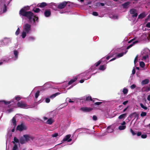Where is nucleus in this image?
Wrapping results in <instances>:
<instances>
[{
    "mask_svg": "<svg viewBox=\"0 0 150 150\" xmlns=\"http://www.w3.org/2000/svg\"><path fill=\"white\" fill-rule=\"evenodd\" d=\"M146 16V15L145 14V12L142 13H141L138 16V19H140V18L142 19V18H144V17H145Z\"/></svg>",
    "mask_w": 150,
    "mask_h": 150,
    "instance_id": "19",
    "label": "nucleus"
},
{
    "mask_svg": "<svg viewBox=\"0 0 150 150\" xmlns=\"http://www.w3.org/2000/svg\"><path fill=\"white\" fill-rule=\"evenodd\" d=\"M138 42V40H136L135 41H134L132 43L131 45H129L127 47V49L128 50L131 47H132L134 44H135L136 43H137Z\"/></svg>",
    "mask_w": 150,
    "mask_h": 150,
    "instance_id": "20",
    "label": "nucleus"
},
{
    "mask_svg": "<svg viewBox=\"0 0 150 150\" xmlns=\"http://www.w3.org/2000/svg\"><path fill=\"white\" fill-rule=\"evenodd\" d=\"M15 142L19 143V140L16 137H14V141H12V143L15 144Z\"/></svg>",
    "mask_w": 150,
    "mask_h": 150,
    "instance_id": "26",
    "label": "nucleus"
},
{
    "mask_svg": "<svg viewBox=\"0 0 150 150\" xmlns=\"http://www.w3.org/2000/svg\"><path fill=\"white\" fill-rule=\"evenodd\" d=\"M124 54V53L123 52H121L120 53H119L117 55V56L118 57H120L122 56Z\"/></svg>",
    "mask_w": 150,
    "mask_h": 150,
    "instance_id": "44",
    "label": "nucleus"
},
{
    "mask_svg": "<svg viewBox=\"0 0 150 150\" xmlns=\"http://www.w3.org/2000/svg\"><path fill=\"white\" fill-rule=\"evenodd\" d=\"M33 11L35 13H38L40 12V10L39 8H36L35 10H33Z\"/></svg>",
    "mask_w": 150,
    "mask_h": 150,
    "instance_id": "43",
    "label": "nucleus"
},
{
    "mask_svg": "<svg viewBox=\"0 0 150 150\" xmlns=\"http://www.w3.org/2000/svg\"><path fill=\"white\" fill-rule=\"evenodd\" d=\"M12 122L13 123V125L15 127L16 125V120L15 117H13L12 119Z\"/></svg>",
    "mask_w": 150,
    "mask_h": 150,
    "instance_id": "23",
    "label": "nucleus"
},
{
    "mask_svg": "<svg viewBox=\"0 0 150 150\" xmlns=\"http://www.w3.org/2000/svg\"><path fill=\"white\" fill-rule=\"evenodd\" d=\"M116 59V58L115 57V58H114L112 59H110V62H111V61H113L114 60H115V59Z\"/></svg>",
    "mask_w": 150,
    "mask_h": 150,
    "instance_id": "63",
    "label": "nucleus"
},
{
    "mask_svg": "<svg viewBox=\"0 0 150 150\" xmlns=\"http://www.w3.org/2000/svg\"><path fill=\"white\" fill-rule=\"evenodd\" d=\"M17 105L18 107L22 108H28L29 106L25 102L22 101L18 102Z\"/></svg>",
    "mask_w": 150,
    "mask_h": 150,
    "instance_id": "2",
    "label": "nucleus"
},
{
    "mask_svg": "<svg viewBox=\"0 0 150 150\" xmlns=\"http://www.w3.org/2000/svg\"><path fill=\"white\" fill-rule=\"evenodd\" d=\"M27 127L26 126L23 124H21L20 125H18L16 129L20 131H22L23 130H26L27 129Z\"/></svg>",
    "mask_w": 150,
    "mask_h": 150,
    "instance_id": "3",
    "label": "nucleus"
},
{
    "mask_svg": "<svg viewBox=\"0 0 150 150\" xmlns=\"http://www.w3.org/2000/svg\"><path fill=\"white\" fill-rule=\"evenodd\" d=\"M138 57V55H137L136 57H135L134 61V64H135L137 62V59Z\"/></svg>",
    "mask_w": 150,
    "mask_h": 150,
    "instance_id": "45",
    "label": "nucleus"
},
{
    "mask_svg": "<svg viewBox=\"0 0 150 150\" xmlns=\"http://www.w3.org/2000/svg\"><path fill=\"white\" fill-rule=\"evenodd\" d=\"M130 131L133 136H134L136 134V132H135L132 128L130 129Z\"/></svg>",
    "mask_w": 150,
    "mask_h": 150,
    "instance_id": "34",
    "label": "nucleus"
},
{
    "mask_svg": "<svg viewBox=\"0 0 150 150\" xmlns=\"http://www.w3.org/2000/svg\"><path fill=\"white\" fill-rule=\"evenodd\" d=\"M140 105L141 107L142 108L144 109L145 110H146L147 109V107L144 106L142 103H140Z\"/></svg>",
    "mask_w": 150,
    "mask_h": 150,
    "instance_id": "32",
    "label": "nucleus"
},
{
    "mask_svg": "<svg viewBox=\"0 0 150 150\" xmlns=\"http://www.w3.org/2000/svg\"><path fill=\"white\" fill-rule=\"evenodd\" d=\"M35 39V38L33 37H30L29 38L30 40H33Z\"/></svg>",
    "mask_w": 150,
    "mask_h": 150,
    "instance_id": "58",
    "label": "nucleus"
},
{
    "mask_svg": "<svg viewBox=\"0 0 150 150\" xmlns=\"http://www.w3.org/2000/svg\"><path fill=\"white\" fill-rule=\"evenodd\" d=\"M84 81V80L83 79H81L80 81V82L81 83H83Z\"/></svg>",
    "mask_w": 150,
    "mask_h": 150,
    "instance_id": "62",
    "label": "nucleus"
},
{
    "mask_svg": "<svg viewBox=\"0 0 150 150\" xmlns=\"http://www.w3.org/2000/svg\"><path fill=\"white\" fill-rule=\"evenodd\" d=\"M102 103V102H96L93 105H99L101 104Z\"/></svg>",
    "mask_w": 150,
    "mask_h": 150,
    "instance_id": "46",
    "label": "nucleus"
},
{
    "mask_svg": "<svg viewBox=\"0 0 150 150\" xmlns=\"http://www.w3.org/2000/svg\"><path fill=\"white\" fill-rule=\"evenodd\" d=\"M50 101V99L48 98H47L45 99V101L47 103H49Z\"/></svg>",
    "mask_w": 150,
    "mask_h": 150,
    "instance_id": "53",
    "label": "nucleus"
},
{
    "mask_svg": "<svg viewBox=\"0 0 150 150\" xmlns=\"http://www.w3.org/2000/svg\"><path fill=\"white\" fill-rule=\"evenodd\" d=\"M149 19L148 18H146L145 20V23H146L149 20Z\"/></svg>",
    "mask_w": 150,
    "mask_h": 150,
    "instance_id": "61",
    "label": "nucleus"
},
{
    "mask_svg": "<svg viewBox=\"0 0 150 150\" xmlns=\"http://www.w3.org/2000/svg\"><path fill=\"white\" fill-rule=\"evenodd\" d=\"M149 80L148 79H146L143 80L141 82V84L142 86L147 84L149 83Z\"/></svg>",
    "mask_w": 150,
    "mask_h": 150,
    "instance_id": "14",
    "label": "nucleus"
},
{
    "mask_svg": "<svg viewBox=\"0 0 150 150\" xmlns=\"http://www.w3.org/2000/svg\"><path fill=\"white\" fill-rule=\"evenodd\" d=\"M136 87V86L134 84H133L130 86V88L132 89H133L135 88Z\"/></svg>",
    "mask_w": 150,
    "mask_h": 150,
    "instance_id": "52",
    "label": "nucleus"
},
{
    "mask_svg": "<svg viewBox=\"0 0 150 150\" xmlns=\"http://www.w3.org/2000/svg\"><path fill=\"white\" fill-rule=\"evenodd\" d=\"M26 7L25 6L23 8H22L19 11V14L21 16L26 17L28 19L30 22H31V20L34 16L33 13L31 11H27L25 10Z\"/></svg>",
    "mask_w": 150,
    "mask_h": 150,
    "instance_id": "1",
    "label": "nucleus"
},
{
    "mask_svg": "<svg viewBox=\"0 0 150 150\" xmlns=\"http://www.w3.org/2000/svg\"><path fill=\"white\" fill-rule=\"evenodd\" d=\"M139 65L141 67L143 68L145 66V64L143 62L141 61L140 62Z\"/></svg>",
    "mask_w": 150,
    "mask_h": 150,
    "instance_id": "30",
    "label": "nucleus"
},
{
    "mask_svg": "<svg viewBox=\"0 0 150 150\" xmlns=\"http://www.w3.org/2000/svg\"><path fill=\"white\" fill-rule=\"evenodd\" d=\"M111 127L110 126L108 127L107 129L108 132H110L112 131V130L111 129Z\"/></svg>",
    "mask_w": 150,
    "mask_h": 150,
    "instance_id": "37",
    "label": "nucleus"
},
{
    "mask_svg": "<svg viewBox=\"0 0 150 150\" xmlns=\"http://www.w3.org/2000/svg\"><path fill=\"white\" fill-rule=\"evenodd\" d=\"M71 137V135L70 134H68L67 135L65 138H64L62 140V142H64L66 141H67L68 142H70L71 141V139H69Z\"/></svg>",
    "mask_w": 150,
    "mask_h": 150,
    "instance_id": "9",
    "label": "nucleus"
},
{
    "mask_svg": "<svg viewBox=\"0 0 150 150\" xmlns=\"http://www.w3.org/2000/svg\"><path fill=\"white\" fill-rule=\"evenodd\" d=\"M40 91H38L35 93V97L36 98H37L39 95Z\"/></svg>",
    "mask_w": 150,
    "mask_h": 150,
    "instance_id": "35",
    "label": "nucleus"
},
{
    "mask_svg": "<svg viewBox=\"0 0 150 150\" xmlns=\"http://www.w3.org/2000/svg\"><path fill=\"white\" fill-rule=\"evenodd\" d=\"M147 113L145 112H142L140 114V115L141 117H143L145 116L146 115Z\"/></svg>",
    "mask_w": 150,
    "mask_h": 150,
    "instance_id": "39",
    "label": "nucleus"
},
{
    "mask_svg": "<svg viewBox=\"0 0 150 150\" xmlns=\"http://www.w3.org/2000/svg\"><path fill=\"white\" fill-rule=\"evenodd\" d=\"M112 56H108L107 57H106V59L107 60H108L111 57H112Z\"/></svg>",
    "mask_w": 150,
    "mask_h": 150,
    "instance_id": "59",
    "label": "nucleus"
},
{
    "mask_svg": "<svg viewBox=\"0 0 150 150\" xmlns=\"http://www.w3.org/2000/svg\"><path fill=\"white\" fill-rule=\"evenodd\" d=\"M20 29L19 28H18L17 30H16V33L15 34L16 35H19L20 33Z\"/></svg>",
    "mask_w": 150,
    "mask_h": 150,
    "instance_id": "41",
    "label": "nucleus"
},
{
    "mask_svg": "<svg viewBox=\"0 0 150 150\" xmlns=\"http://www.w3.org/2000/svg\"><path fill=\"white\" fill-rule=\"evenodd\" d=\"M135 70L134 69H132V74H134L135 73Z\"/></svg>",
    "mask_w": 150,
    "mask_h": 150,
    "instance_id": "56",
    "label": "nucleus"
},
{
    "mask_svg": "<svg viewBox=\"0 0 150 150\" xmlns=\"http://www.w3.org/2000/svg\"><path fill=\"white\" fill-rule=\"evenodd\" d=\"M1 101V102H3L4 103V104L6 105H7L8 104H10L11 103V101H6L4 100L2 101Z\"/></svg>",
    "mask_w": 150,
    "mask_h": 150,
    "instance_id": "40",
    "label": "nucleus"
},
{
    "mask_svg": "<svg viewBox=\"0 0 150 150\" xmlns=\"http://www.w3.org/2000/svg\"><path fill=\"white\" fill-rule=\"evenodd\" d=\"M23 137L25 138L26 142L30 141V139L33 140L34 139V137H33L27 134L24 135Z\"/></svg>",
    "mask_w": 150,
    "mask_h": 150,
    "instance_id": "8",
    "label": "nucleus"
},
{
    "mask_svg": "<svg viewBox=\"0 0 150 150\" xmlns=\"http://www.w3.org/2000/svg\"><path fill=\"white\" fill-rule=\"evenodd\" d=\"M101 62L99 60L98 62L96 63L95 64V65L96 67H98L99 65L101 64Z\"/></svg>",
    "mask_w": 150,
    "mask_h": 150,
    "instance_id": "42",
    "label": "nucleus"
},
{
    "mask_svg": "<svg viewBox=\"0 0 150 150\" xmlns=\"http://www.w3.org/2000/svg\"><path fill=\"white\" fill-rule=\"evenodd\" d=\"M54 122V120L52 118H50L47 120L46 123L47 124L51 125Z\"/></svg>",
    "mask_w": 150,
    "mask_h": 150,
    "instance_id": "15",
    "label": "nucleus"
},
{
    "mask_svg": "<svg viewBox=\"0 0 150 150\" xmlns=\"http://www.w3.org/2000/svg\"><path fill=\"white\" fill-rule=\"evenodd\" d=\"M58 135L57 133H54V134H52V137H56Z\"/></svg>",
    "mask_w": 150,
    "mask_h": 150,
    "instance_id": "48",
    "label": "nucleus"
},
{
    "mask_svg": "<svg viewBox=\"0 0 150 150\" xmlns=\"http://www.w3.org/2000/svg\"><path fill=\"white\" fill-rule=\"evenodd\" d=\"M81 109L82 111L83 112H89L92 111L93 110V108H92L83 107L81 108Z\"/></svg>",
    "mask_w": 150,
    "mask_h": 150,
    "instance_id": "7",
    "label": "nucleus"
},
{
    "mask_svg": "<svg viewBox=\"0 0 150 150\" xmlns=\"http://www.w3.org/2000/svg\"><path fill=\"white\" fill-rule=\"evenodd\" d=\"M128 102V100H126V101H125L124 102L122 103V104L124 105H126Z\"/></svg>",
    "mask_w": 150,
    "mask_h": 150,
    "instance_id": "57",
    "label": "nucleus"
},
{
    "mask_svg": "<svg viewBox=\"0 0 150 150\" xmlns=\"http://www.w3.org/2000/svg\"><path fill=\"white\" fill-rule=\"evenodd\" d=\"M134 40V39H132V40H130L128 42V43H131Z\"/></svg>",
    "mask_w": 150,
    "mask_h": 150,
    "instance_id": "60",
    "label": "nucleus"
},
{
    "mask_svg": "<svg viewBox=\"0 0 150 150\" xmlns=\"http://www.w3.org/2000/svg\"><path fill=\"white\" fill-rule=\"evenodd\" d=\"M86 99H85V98H84L83 100L84 101H92L93 102H94V100H92V98L91 96H86Z\"/></svg>",
    "mask_w": 150,
    "mask_h": 150,
    "instance_id": "17",
    "label": "nucleus"
},
{
    "mask_svg": "<svg viewBox=\"0 0 150 150\" xmlns=\"http://www.w3.org/2000/svg\"><path fill=\"white\" fill-rule=\"evenodd\" d=\"M128 108V106H127V108H125L124 110H123V112H124L125 111H126L127 110V109Z\"/></svg>",
    "mask_w": 150,
    "mask_h": 150,
    "instance_id": "64",
    "label": "nucleus"
},
{
    "mask_svg": "<svg viewBox=\"0 0 150 150\" xmlns=\"http://www.w3.org/2000/svg\"><path fill=\"white\" fill-rule=\"evenodd\" d=\"M51 14V12L50 10H45L44 11V15L45 17H48Z\"/></svg>",
    "mask_w": 150,
    "mask_h": 150,
    "instance_id": "13",
    "label": "nucleus"
},
{
    "mask_svg": "<svg viewBox=\"0 0 150 150\" xmlns=\"http://www.w3.org/2000/svg\"><path fill=\"white\" fill-rule=\"evenodd\" d=\"M92 118L93 120L94 121H96L97 120V117L96 115H93Z\"/></svg>",
    "mask_w": 150,
    "mask_h": 150,
    "instance_id": "51",
    "label": "nucleus"
},
{
    "mask_svg": "<svg viewBox=\"0 0 150 150\" xmlns=\"http://www.w3.org/2000/svg\"><path fill=\"white\" fill-rule=\"evenodd\" d=\"M21 99V98L19 96L16 97L15 98V99L16 100H17L18 101L20 100Z\"/></svg>",
    "mask_w": 150,
    "mask_h": 150,
    "instance_id": "54",
    "label": "nucleus"
},
{
    "mask_svg": "<svg viewBox=\"0 0 150 150\" xmlns=\"http://www.w3.org/2000/svg\"><path fill=\"white\" fill-rule=\"evenodd\" d=\"M60 94V93H59V92H58V93H55L54 94L52 95H51L50 98H55L56 96H57L59 95Z\"/></svg>",
    "mask_w": 150,
    "mask_h": 150,
    "instance_id": "24",
    "label": "nucleus"
},
{
    "mask_svg": "<svg viewBox=\"0 0 150 150\" xmlns=\"http://www.w3.org/2000/svg\"><path fill=\"white\" fill-rule=\"evenodd\" d=\"M33 17H34V18L33 19V21L34 22H35V21H38V17L34 16Z\"/></svg>",
    "mask_w": 150,
    "mask_h": 150,
    "instance_id": "38",
    "label": "nucleus"
},
{
    "mask_svg": "<svg viewBox=\"0 0 150 150\" xmlns=\"http://www.w3.org/2000/svg\"><path fill=\"white\" fill-rule=\"evenodd\" d=\"M77 77H75L73 79L71 80L68 83V85H69L75 82L77 79Z\"/></svg>",
    "mask_w": 150,
    "mask_h": 150,
    "instance_id": "16",
    "label": "nucleus"
},
{
    "mask_svg": "<svg viewBox=\"0 0 150 150\" xmlns=\"http://www.w3.org/2000/svg\"><path fill=\"white\" fill-rule=\"evenodd\" d=\"M26 32L25 31H23L22 32L21 36L22 37V38H24L26 36Z\"/></svg>",
    "mask_w": 150,
    "mask_h": 150,
    "instance_id": "33",
    "label": "nucleus"
},
{
    "mask_svg": "<svg viewBox=\"0 0 150 150\" xmlns=\"http://www.w3.org/2000/svg\"><path fill=\"white\" fill-rule=\"evenodd\" d=\"M38 7L40 8H43L45 6H47V4L45 2H42L40 3L39 4H38Z\"/></svg>",
    "mask_w": 150,
    "mask_h": 150,
    "instance_id": "21",
    "label": "nucleus"
},
{
    "mask_svg": "<svg viewBox=\"0 0 150 150\" xmlns=\"http://www.w3.org/2000/svg\"><path fill=\"white\" fill-rule=\"evenodd\" d=\"M92 14L95 16H97L98 15V13L96 12L93 11L92 12Z\"/></svg>",
    "mask_w": 150,
    "mask_h": 150,
    "instance_id": "49",
    "label": "nucleus"
},
{
    "mask_svg": "<svg viewBox=\"0 0 150 150\" xmlns=\"http://www.w3.org/2000/svg\"><path fill=\"white\" fill-rule=\"evenodd\" d=\"M106 69L104 65H100L99 68V69L101 70H104Z\"/></svg>",
    "mask_w": 150,
    "mask_h": 150,
    "instance_id": "27",
    "label": "nucleus"
},
{
    "mask_svg": "<svg viewBox=\"0 0 150 150\" xmlns=\"http://www.w3.org/2000/svg\"><path fill=\"white\" fill-rule=\"evenodd\" d=\"M126 127L125 126L120 125L118 127V129L120 130H122L125 129Z\"/></svg>",
    "mask_w": 150,
    "mask_h": 150,
    "instance_id": "28",
    "label": "nucleus"
},
{
    "mask_svg": "<svg viewBox=\"0 0 150 150\" xmlns=\"http://www.w3.org/2000/svg\"><path fill=\"white\" fill-rule=\"evenodd\" d=\"M128 90L126 88H124L122 91L123 93L124 94H127L128 92Z\"/></svg>",
    "mask_w": 150,
    "mask_h": 150,
    "instance_id": "31",
    "label": "nucleus"
},
{
    "mask_svg": "<svg viewBox=\"0 0 150 150\" xmlns=\"http://www.w3.org/2000/svg\"><path fill=\"white\" fill-rule=\"evenodd\" d=\"M67 4L66 1L60 3L57 6V8L59 9H62L65 8Z\"/></svg>",
    "mask_w": 150,
    "mask_h": 150,
    "instance_id": "6",
    "label": "nucleus"
},
{
    "mask_svg": "<svg viewBox=\"0 0 150 150\" xmlns=\"http://www.w3.org/2000/svg\"><path fill=\"white\" fill-rule=\"evenodd\" d=\"M129 12L130 14H133L132 17L133 18L137 17L138 13H137V10L134 8H132L130 10Z\"/></svg>",
    "mask_w": 150,
    "mask_h": 150,
    "instance_id": "4",
    "label": "nucleus"
},
{
    "mask_svg": "<svg viewBox=\"0 0 150 150\" xmlns=\"http://www.w3.org/2000/svg\"><path fill=\"white\" fill-rule=\"evenodd\" d=\"M148 57H149L148 55H146L143 56V59H142V60H145L147 58H148Z\"/></svg>",
    "mask_w": 150,
    "mask_h": 150,
    "instance_id": "50",
    "label": "nucleus"
},
{
    "mask_svg": "<svg viewBox=\"0 0 150 150\" xmlns=\"http://www.w3.org/2000/svg\"><path fill=\"white\" fill-rule=\"evenodd\" d=\"M96 5L98 6L100 4L102 6H104V4L103 3H96Z\"/></svg>",
    "mask_w": 150,
    "mask_h": 150,
    "instance_id": "47",
    "label": "nucleus"
},
{
    "mask_svg": "<svg viewBox=\"0 0 150 150\" xmlns=\"http://www.w3.org/2000/svg\"><path fill=\"white\" fill-rule=\"evenodd\" d=\"M18 52L16 50H14V54L16 58L18 57Z\"/></svg>",
    "mask_w": 150,
    "mask_h": 150,
    "instance_id": "25",
    "label": "nucleus"
},
{
    "mask_svg": "<svg viewBox=\"0 0 150 150\" xmlns=\"http://www.w3.org/2000/svg\"><path fill=\"white\" fill-rule=\"evenodd\" d=\"M139 115L137 114L136 112H133L130 115V117L131 118H132L133 117H134V119L137 118V120L139 119Z\"/></svg>",
    "mask_w": 150,
    "mask_h": 150,
    "instance_id": "10",
    "label": "nucleus"
},
{
    "mask_svg": "<svg viewBox=\"0 0 150 150\" xmlns=\"http://www.w3.org/2000/svg\"><path fill=\"white\" fill-rule=\"evenodd\" d=\"M12 150H18V146L16 144H15Z\"/></svg>",
    "mask_w": 150,
    "mask_h": 150,
    "instance_id": "36",
    "label": "nucleus"
},
{
    "mask_svg": "<svg viewBox=\"0 0 150 150\" xmlns=\"http://www.w3.org/2000/svg\"><path fill=\"white\" fill-rule=\"evenodd\" d=\"M31 25L28 23H26L25 24L24 29L27 33H29L30 30H31Z\"/></svg>",
    "mask_w": 150,
    "mask_h": 150,
    "instance_id": "5",
    "label": "nucleus"
},
{
    "mask_svg": "<svg viewBox=\"0 0 150 150\" xmlns=\"http://www.w3.org/2000/svg\"><path fill=\"white\" fill-rule=\"evenodd\" d=\"M130 4V1H127L122 4L124 8H128L129 6V5Z\"/></svg>",
    "mask_w": 150,
    "mask_h": 150,
    "instance_id": "11",
    "label": "nucleus"
},
{
    "mask_svg": "<svg viewBox=\"0 0 150 150\" xmlns=\"http://www.w3.org/2000/svg\"><path fill=\"white\" fill-rule=\"evenodd\" d=\"M146 27L147 28H150V22L148 23L146 25Z\"/></svg>",
    "mask_w": 150,
    "mask_h": 150,
    "instance_id": "55",
    "label": "nucleus"
},
{
    "mask_svg": "<svg viewBox=\"0 0 150 150\" xmlns=\"http://www.w3.org/2000/svg\"><path fill=\"white\" fill-rule=\"evenodd\" d=\"M127 115V113H126L122 114L120 115L118 117V118L119 119H122L123 118L124 119L125 118Z\"/></svg>",
    "mask_w": 150,
    "mask_h": 150,
    "instance_id": "22",
    "label": "nucleus"
},
{
    "mask_svg": "<svg viewBox=\"0 0 150 150\" xmlns=\"http://www.w3.org/2000/svg\"><path fill=\"white\" fill-rule=\"evenodd\" d=\"M3 10V12L4 13L6 11H7V6L5 4H4V5L2 8Z\"/></svg>",
    "mask_w": 150,
    "mask_h": 150,
    "instance_id": "29",
    "label": "nucleus"
},
{
    "mask_svg": "<svg viewBox=\"0 0 150 150\" xmlns=\"http://www.w3.org/2000/svg\"><path fill=\"white\" fill-rule=\"evenodd\" d=\"M20 142L21 144H23L25 143L26 141L24 137H21L19 139Z\"/></svg>",
    "mask_w": 150,
    "mask_h": 150,
    "instance_id": "18",
    "label": "nucleus"
},
{
    "mask_svg": "<svg viewBox=\"0 0 150 150\" xmlns=\"http://www.w3.org/2000/svg\"><path fill=\"white\" fill-rule=\"evenodd\" d=\"M137 135L138 136H141V137L143 139H145L147 137V135L146 134H143L142 135V132H139L137 133Z\"/></svg>",
    "mask_w": 150,
    "mask_h": 150,
    "instance_id": "12",
    "label": "nucleus"
}]
</instances>
